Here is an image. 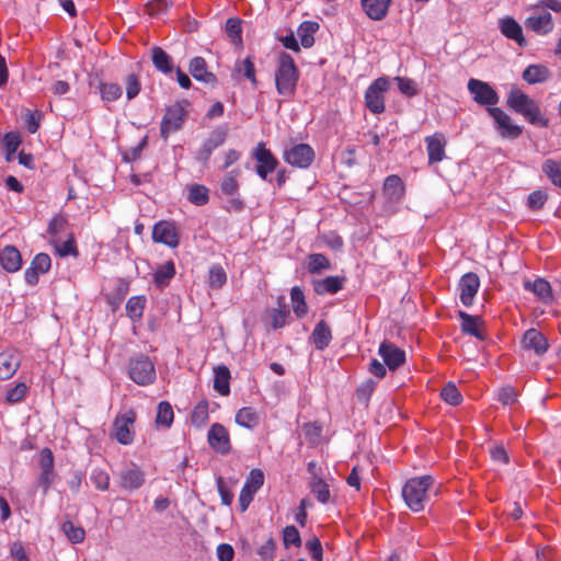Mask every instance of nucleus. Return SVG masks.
<instances>
[{"label":"nucleus","instance_id":"obj_27","mask_svg":"<svg viewBox=\"0 0 561 561\" xmlns=\"http://www.w3.org/2000/svg\"><path fill=\"white\" fill-rule=\"evenodd\" d=\"M0 264L9 273L18 272L22 266V255L13 245H7L0 252Z\"/></svg>","mask_w":561,"mask_h":561},{"label":"nucleus","instance_id":"obj_51","mask_svg":"<svg viewBox=\"0 0 561 561\" xmlns=\"http://www.w3.org/2000/svg\"><path fill=\"white\" fill-rule=\"evenodd\" d=\"M442 399L450 405H459L462 401V396L455 383H447L440 391Z\"/></svg>","mask_w":561,"mask_h":561},{"label":"nucleus","instance_id":"obj_43","mask_svg":"<svg viewBox=\"0 0 561 561\" xmlns=\"http://www.w3.org/2000/svg\"><path fill=\"white\" fill-rule=\"evenodd\" d=\"M187 199L196 206H204L209 201V190L205 185L193 184L188 187Z\"/></svg>","mask_w":561,"mask_h":561},{"label":"nucleus","instance_id":"obj_63","mask_svg":"<svg viewBox=\"0 0 561 561\" xmlns=\"http://www.w3.org/2000/svg\"><path fill=\"white\" fill-rule=\"evenodd\" d=\"M306 548L308 549L311 558L314 561H322L323 560V549L321 541L318 537H312L306 542Z\"/></svg>","mask_w":561,"mask_h":561},{"label":"nucleus","instance_id":"obj_57","mask_svg":"<svg viewBox=\"0 0 561 561\" xmlns=\"http://www.w3.org/2000/svg\"><path fill=\"white\" fill-rule=\"evenodd\" d=\"M399 91L407 96H414L417 94V85L413 79L405 77H396Z\"/></svg>","mask_w":561,"mask_h":561},{"label":"nucleus","instance_id":"obj_21","mask_svg":"<svg viewBox=\"0 0 561 561\" xmlns=\"http://www.w3.org/2000/svg\"><path fill=\"white\" fill-rule=\"evenodd\" d=\"M378 354L390 370H396L405 362V352L388 341L379 345Z\"/></svg>","mask_w":561,"mask_h":561},{"label":"nucleus","instance_id":"obj_22","mask_svg":"<svg viewBox=\"0 0 561 561\" xmlns=\"http://www.w3.org/2000/svg\"><path fill=\"white\" fill-rule=\"evenodd\" d=\"M426 150L428 156V163H437L445 158V148L447 145L446 138L443 133H434L425 137Z\"/></svg>","mask_w":561,"mask_h":561},{"label":"nucleus","instance_id":"obj_37","mask_svg":"<svg viewBox=\"0 0 561 561\" xmlns=\"http://www.w3.org/2000/svg\"><path fill=\"white\" fill-rule=\"evenodd\" d=\"M151 60L154 68L162 73L172 71L173 60L161 47L156 46L151 49Z\"/></svg>","mask_w":561,"mask_h":561},{"label":"nucleus","instance_id":"obj_26","mask_svg":"<svg viewBox=\"0 0 561 561\" xmlns=\"http://www.w3.org/2000/svg\"><path fill=\"white\" fill-rule=\"evenodd\" d=\"M346 282L345 276L334 275L313 282V289L318 295H333L340 291Z\"/></svg>","mask_w":561,"mask_h":561},{"label":"nucleus","instance_id":"obj_53","mask_svg":"<svg viewBox=\"0 0 561 561\" xmlns=\"http://www.w3.org/2000/svg\"><path fill=\"white\" fill-rule=\"evenodd\" d=\"M62 531L67 538L73 543H80L85 538V531L82 527L73 525V523L67 520L62 524Z\"/></svg>","mask_w":561,"mask_h":561},{"label":"nucleus","instance_id":"obj_52","mask_svg":"<svg viewBox=\"0 0 561 561\" xmlns=\"http://www.w3.org/2000/svg\"><path fill=\"white\" fill-rule=\"evenodd\" d=\"M226 33L233 44L240 45L242 43L241 21L237 18H229L226 22Z\"/></svg>","mask_w":561,"mask_h":561},{"label":"nucleus","instance_id":"obj_17","mask_svg":"<svg viewBox=\"0 0 561 561\" xmlns=\"http://www.w3.org/2000/svg\"><path fill=\"white\" fill-rule=\"evenodd\" d=\"M227 137V130L222 127L214 129L209 137L203 141L197 153L196 159L199 162L206 163L211 157L213 152L224 145Z\"/></svg>","mask_w":561,"mask_h":561},{"label":"nucleus","instance_id":"obj_38","mask_svg":"<svg viewBox=\"0 0 561 561\" xmlns=\"http://www.w3.org/2000/svg\"><path fill=\"white\" fill-rule=\"evenodd\" d=\"M175 264L173 261H168L157 267L153 274V280L157 287H165L170 284L171 279L175 276Z\"/></svg>","mask_w":561,"mask_h":561},{"label":"nucleus","instance_id":"obj_56","mask_svg":"<svg viewBox=\"0 0 561 561\" xmlns=\"http://www.w3.org/2000/svg\"><path fill=\"white\" fill-rule=\"evenodd\" d=\"M125 85H126L127 100L135 99L141 90V83H140L139 77L135 73H130L126 77Z\"/></svg>","mask_w":561,"mask_h":561},{"label":"nucleus","instance_id":"obj_18","mask_svg":"<svg viewBox=\"0 0 561 561\" xmlns=\"http://www.w3.org/2000/svg\"><path fill=\"white\" fill-rule=\"evenodd\" d=\"M480 287V279L476 273L469 272L460 277L458 283L459 298L463 306L470 307Z\"/></svg>","mask_w":561,"mask_h":561},{"label":"nucleus","instance_id":"obj_39","mask_svg":"<svg viewBox=\"0 0 561 561\" xmlns=\"http://www.w3.org/2000/svg\"><path fill=\"white\" fill-rule=\"evenodd\" d=\"M308 486L319 503L325 505L331 502L330 486L323 479L309 480Z\"/></svg>","mask_w":561,"mask_h":561},{"label":"nucleus","instance_id":"obj_13","mask_svg":"<svg viewBox=\"0 0 561 561\" xmlns=\"http://www.w3.org/2000/svg\"><path fill=\"white\" fill-rule=\"evenodd\" d=\"M207 443L219 455H228L232 448L229 431L220 423L210 425L207 432Z\"/></svg>","mask_w":561,"mask_h":561},{"label":"nucleus","instance_id":"obj_16","mask_svg":"<svg viewBox=\"0 0 561 561\" xmlns=\"http://www.w3.org/2000/svg\"><path fill=\"white\" fill-rule=\"evenodd\" d=\"M539 9V5L531 8L534 13L525 20V26L536 34L546 35L552 32L554 23L550 12Z\"/></svg>","mask_w":561,"mask_h":561},{"label":"nucleus","instance_id":"obj_23","mask_svg":"<svg viewBox=\"0 0 561 561\" xmlns=\"http://www.w3.org/2000/svg\"><path fill=\"white\" fill-rule=\"evenodd\" d=\"M499 27L501 33L508 39L514 41L519 47L527 46V41L524 37L523 27L512 16L500 19Z\"/></svg>","mask_w":561,"mask_h":561},{"label":"nucleus","instance_id":"obj_36","mask_svg":"<svg viewBox=\"0 0 561 561\" xmlns=\"http://www.w3.org/2000/svg\"><path fill=\"white\" fill-rule=\"evenodd\" d=\"M214 389L221 396L230 393V370L225 365L215 368Z\"/></svg>","mask_w":561,"mask_h":561},{"label":"nucleus","instance_id":"obj_30","mask_svg":"<svg viewBox=\"0 0 561 561\" xmlns=\"http://www.w3.org/2000/svg\"><path fill=\"white\" fill-rule=\"evenodd\" d=\"M234 422L241 427L253 430L260 424L261 414L253 407H244L237 411Z\"/></svg>","mask_w":561,"mask_h":561},{"label":"nucleus","instance_id":"obj_33","mask_svg":"<svg viewBox=\"0 0 561 561\" xmlns=\"http://www.w3.org/2000/svg\"><path fill=\"white\" fill-rule=\"evenodd\" d=\"M550 75V70L543 65H529L523 71V79L529 84H536L548 80Z\"/></svg>","mask_w":561,"mask_h":561},{"label":"nucleus","instance_id":"obj_35","mask_svg":"<svg viewBox=\"0 0 561 561\" xmlns=\"http://www.w3.org/2000/svg\"><path fill=\"white\" fill-rule=\"evenodd\" d=\"M458 316L461 320V331L463 333L470 334L480 341L485 340L484 333L478 327V317L471 316L465 311H459Z\"/></svg>","mask_w":561,"mask_h":561},{"label":"nucleus","instance_id":"obj_32","mask_svg":"<svg viewBox=\"0 0 561 561\" xmlns=\"http://www.w3.org/2000/svg\"><path fill=\"white\" fill-rule=\"evenodd\" d=\"M20 360L11 353H0V380L10 379L19 369Z\"/></svg>","mask_w":561,"mask_h":561},{"label":"nucleus","instance_id":"obj_34","mask_svg":"<svg viewBox=\"0 0 561 561\" xmlns=\"http://www.w3.org/2000/svg\"><path fill=\"white\" fill-rule=\"evenodd\" d=\"M319 23L314 21H304L297 30L300 44L304 48H310L314 44V34L319 30Z\"/></svg>","mask_w":561,"mask_h":561},{"label":"nucleus","instance_id":"obj_3","mask_svg":"<svg viewBox=\"0 0 561 561\" xmlns=\"http://www.w3.org/2000/svg\"><path fill=\"white\" fill-rule=\"evenodd\" d=\"M299 71L294 58L287 53H280L278 56V65L275 71V87L277 93L286 100L295 95Z\"/></svg>","mask_w":561,"mask_h":561},{"label":"nucleus","instance_id":"obj_45","mask_svg":"<svg viewBox=\"0 0 561 561\" xmlns=\"http://www.w3.org/2000/svg\"><path fill=\"white\" fill-rule=\"evenodd\" d=\"M542 172L552 182V184L561 188V161L547 159L542 163Z\"/></svg>","mask_w":561,"mask_h":561},{"label":"nucleus","instance_id":"obj_54","mask_svg":"<svg viewBox=\"0 0 561 561\" xmlns=\"http://www.w3.org/2000/svg\"><path fill=\"white\" fill-rule=\"evenodd\" d=\"M236 69L239 72H243V76L249 79L253 87L257 85V80L255 76V68L252 58L249 56L244 60L238 62L236 65Z\"/></svg>","mask_w":561,"mask_h":561},{"label":"nucleus","instance_id":"obj_1","mask_svg":"<svg viewBox=\"0 0 561 561\" xmlns=\"http://www.w3.org/2000/svg\"><path fill=\"white\" fill-rule=\"evenodd\" d=\"M506 105L516 114L536 126L548 127L549 119L541 113L540 104L518 87L513 85L507 94Z\"/></svg>","mask_w":561,"mask_h":561},{"label":"nucleus","instance_id":"obj_59","mask_svg":"<svg viewBox=\"0 0 561 561\" xmlns=\"http://www.w3.org/2000/svg\"><path fill=\"white\" fill-rule=\"evenodd\" d=\"M3 144L7 151V161L11 160V157L18 150L21 139L20 136L15 133H8L3 137Z\"/></svg>","mask_w":561,"mask_h":561},{"label":"nucleus","instance_id":"obj_10","mask_svg":"<svg viewBox=\"0 0 561 561\" xmlns=\"http://www.w3.org/2000/svg\"><path fill=\"white\" fill-rule=\"evenodd\" d=\"M152 241L161 243L170 249L180 244V232L176 224L172 220H160L152 227Z\"/></svg>","mask_w":561,"mask_h":561},{"label":"nucleus","instance_id":"obj_42","mask_svg":"<svg viewBox=\"0 0 561 561\" xmlns=\"http://www.w3.org/2000/svg\"><path fill=\"white\" fill-rule=\"evenodd\" d=\"M146 305L145 296H133L126 302V314L133 321H139L142 318Z\"/></svg>","mask_w":561,"mask_h":561},{"label":"nucleus","instance_id":"obj_7","mask_svg":"<svg viewBox=\"0 0 561 561\" xmlns=\"http://www.w3.org/2000/svg\"><path fill=\"white\" fill-rule=\"evenodd\" d=\"M136 422V413L129 409L117 414L113 422L112 435L122 445H130L134 442L133 426Z\"/></svg>","mask_w":561,"mask_h":561},{"label":"nucleus","instance_id":"obj_41","mask_svg":"<svg viewBox=\"0 0 561 561\" xmlns=\"http://www.w3.org/2000/svg\"><path fill=\"white\" fill-rule=\"evenodd\" d=\"M307 270L310 274H321L331 268L330 260L322 253H311L307 256Z\"/></svg>","mask_w":561,"mask_h":561},{"label":"nucleus","instance_id":"obj_6","mask_svg":"<svg viewBox=\"0 0 561 561\" xmlns=\"http://www.w3.org/2000/svg\"><path fill=\"white\" fill-rule=\"evenodd\" d=\"M390 88V80L380 77L374 80L365 92V105L373 114H381L386 110L385 94Z\"/></svg>","mask_w":561,"mask_h":561},{"label":"nucleus","instance_id":"obj_58","mask_svg":"<svg viewBox=\"0 0 561 561\" xmlns=\"http://www.w3.org/2000/svg\"><path fill=\"white\" fill-rule=\"evenodd\" d=\"M283 542L286 548L290 545H294L295 547L301 546L300 534L295 526H286L283 529Z\"/></svg>","mask_w":561,"mask_h":561},{"label":"nucleus","instance_id":"obj_49","mask_svg":"<svg viewBox=\"0 0 561 561\" xmlns=\"http://www.w3.org/2000/svg\"><path fill=\"white\" fill-rule=\"evenodd\" d=\"M227 283V274L221 265L214 264L208 271V286L220 289Z\"/></svg>","mask_w":561,"mask_h":561},{"label":"nucleus","instance_id":"obj_61","mask_svg":"<svg viewBox=\"0 0 561 561\" xmlns=\"http://www.w3.org/2000/svg\"><path fill=\"white\" fill-rule=\"evenodd\" d=\"M57 243V241L55 242ZM56 251L60 256L73 255L77 256L79 254L76 240L72 236H70L65 242L61 244H55Z\"/></svg>","mask_w":561,"mask_h":561},{"label":"nucleus","instance_id":"obj_48","mask_svg":"<svg viewBox=\"0 0 561 561\" xmlns=\"http://www.w3.org/2000/svg\"><path fill=\"white\" fill-rule=\"evenodd\" d=\"M208 402L206 400L199 401L193 409L191 413L192 424L196 427L204 426L208 420Z\"/></svg>","mask_w":561,"mask_h":561},{"label":"nucleus","instance_id":"obj_4","mask_svg":"<svg viewBox=\"0 0 561 561\" xmlns=\"http://www.w3.org/2000/svg\"><path fill=\"white\" fill-rule=\"evenodd\" d=\"M186 101H178L170 106H167L160 123V136L164 140L169 138L170 134L175 133L182 128L186 118Z\"/></svg>","mask_w":561,"mask_h":561},{"label":"nucleus","instance_id":"obj_47","mask_svg":"<svg viewBox=\"0 0 561 561\" xmlns=\"http://www.w3.org/2000/svg\"><path fill=\"white\" fill-rule=\"evenodd\" d=\"M290 299L293 302V309L298 318H302L308 312V306L305 300V294L300 287L295 286L290 290Z\"/></svg>","mask_w":561,"mask_h":561},{"label":"nucleus","instance_id":"obj_19","mask_svg":"<svg viewBox=\"0 0 561 561\" xmlns=\"http://www.w3.org/2000/svg\"><path fill=\"white\" fill-rule=\"evenodd\" d=\"M524 350L533 352L537 356H542L549 348L547 337L537 329H528L520 341Z\"/></svg>","mask_w":561,"mask_h":561},{"label":"nucleus","instance_id":"obj_14","mask_svg":"<svg viewBox=\"0 0 561 561\" xmlns=\"http://www.w3.org/2000/svg\"><path fill=\"white\" fill-rule=\"evenodd\" d=\"M145 480L144 470L134 462L128 463L118 474L119 488L128 492L139 490Z\"/></svg>","mask_w":561,"mask_h":561},{"label":"nucleus","instance_id":"obj_9","mask_svg":"<svg viewBox=\"0 0 561 561\" xmlns=\"http://www.w3.org/2000/svg\"><path fill=\"white\" fill-rule=\"evenodd\" d=\"M489 115L494 119L496 129L502 138L516 139L523 133V127L515 124L512 117L500 107H488Z\"/></svg>","mask_w":561,"mask_h":561},{"label":"nucleus","instance_id":"obj_5","mask_svg":"<svg viewBox=\"0 0 561 561\" xmlns=\"http://www.w3.org/2000/svg\"><path fill=\"white\" fill-rule=\"evenodd\" d=\"M128 375L139 386L151 385L157 377L154 364L146 355H139L129 360Z\"/></svg>","mask_w":561,"mask_h":561},{"label":"nucleus","instance_id":"obj_24","mask_svg":"<svg viewBox=\"0 0 561 561\" xmlns=\"http://www.w3.org/2000/svg\"><path fill=\"white\" fill-rule=\"evenodd\" d=\"M382 193L388 202L399 203L405 195V185L397 174H390L385 179Z\"/></svg>","mask_w":561,"mask_h":561},{"label":"nucleus","instance_id":"obj_46","mask_svg":"<svg viewBox=\"0 0 561 561\" xmlns=\"http://www.w3.org/2000/svg\"><path fill=\"white\" fill-rule=\"evenodd\" d=\"M68 227V220L65 215H55L48 225L47 233L53 238V242H56L61 234H64Z\"/></svg>","mask_w":561,"mask_h":561},{"label":"nucleus","instance_id":"obj_60","mask_svg":"<svg viewBox=\"0 0 561 561\" xmlns=\"http://www.w3.org/2000/svg\"><path fill=\"white\" fill-rule=\"evenodd\" d=\"M91 481L100 491H106L110 486V476L102 469H94L92 471Z\"/></svg>","mask_w":561,"mask_h":561},{"label":"nucleus","instance_id":"obj_28","mask_svg":"<svg viewBox=\"0 0 561 561\" xmlns=\"http://www.w3.org/2000/svg\"><path fill=\"white\" fill-rule=\"evenodd\" d=\"M524 288L535 294L538 299L545 304H549L553 300L551 285L545 278L538 277L534 282L526 280Z\"/></svg>","mask_w":561,"mask_h":561},{"label":"nucleus","instance_id":"obj_25","mask_svg":"<svg viewBox=\"0 0 561 561\" xmlns=\"http://www.w3.org/2000/svg\"><path fill=\"white\" fill-rule=\"evenodd\" d=\"M188 71L193 78L205 84L215 87L217 84V77L208 71L207 62L203 57H194L188 64Z\"/></svg>","mask_w":561,"mask_h":561},{"label":"nucleus","instance_id":"obj_20","mask_svg":"<svg viewBox=\"0 0 561 561\" xmlns=\"http://www.w3.org/2000/svg\"><path fill=\"white\" fill-rule=\"evenodd\" d=\"M51 266L50 256L46 253L36 254L30 266L24 272L25 282L28 285H36L38 283L39 275L45 274Z\"/></svg>","mask_w":561,"mask_h":561},{"label":"nucleus","instance_id":"obj_62","mask_svg":"<svg viewBox=\"0 0 561 561\" xmlns=\"http://www.w3.org/2000/svg\"><path fill=\"white\" fill-rule=\"evenodd\" d=\"M546 201H547V193L541 190H537V191L531 192L528 195L527 205L530 209L538 210V209L542 208Z\"/></svg>","mask_w":561,"mask_h":561},{"label":"nucleus","instance_id":"obj_40","mask_svg":"<svg viewBox=\"0 0 561 561\" xmlns=\"http://www.w3.org/2000/svg\"><path fill=\"white\" fill-rule=\"evenodd\" d=\"M101 100L104 103H111L117 101L123 93V90L118 83L101 81L98 85Z\"/></svg>","mask_w":561,"mask_h":561},{"label":"nucleus","instance_id":"obj_31","mask_svg":"<svg viewBox=\"0 0 561 561\" xmlns=\"http://www.w3.org/2000/svg\"><path fill=\"white\" fill-rule=\"evenodd\" d=\"M311 340L314 347L319 351H323L330 345L332 341V332L329 324L324 320H320L316 324L311 333Z\"/></svg>","mask_w":561,"mask_h":561},{"label":"nucleus","instance_id":"obj_12","mask_svg":"<svg viewBox=\"0 0 561 561\" xmlns=\"http://www.w3.org/2000/svg\"><path fill=\"white\" fill-rule=\"evenodd\" d=\"M264 483V473L261 469H252L245 479L239 495V506L241 512H245L253 500L254 494Z\"/></svg>","mask_w":561,"mask_h":561},{"label":"nucleus","instance_id":"obj_11","mask_svg":"<svg viewBox=\"0 0 561 561\" xmlns=\"http://www.w3.org/2000/svg\"><path fill=\"white\" fill-rule=\"evenodd\" d=\"M252 156L256 161V174L262 180H266L267 175L273 173L278 165V160L275 158L272 151L266 148L263 141L256 145V147L253 149Z\"/></svg>","mask_w":561,"mask_h":561},{"label":"nucleus","instance_id":"obj_8","mask_svg":"<svg viewBox=\"0 0 561 561\" xmlns=\"http://www.w3.org/2000/svg\"><path fill=\"white\" fill-rule=\"evenodd\" d=\"M467 88L477 104L496 107L495 105L500 100L499 94L488 82L471 78L468 81Z\"/></svg>","mask_w":561,"mask_h":561},{"label":"nucleus","instance_id":"obj_50","mask_svg":"<svg viewBox=\"0 0 561 561\" xmlns=\"http://www.w3.org/2000/svg\"><path fill=\"white\" fill-rule=\"evenodd\" d=\"M240 173H241L240 170H232L225 175V178L221 181V185H220L221 192L225 195L230 196L238 192V190H239L238 178H239Z\"/></svg>","mask_w":561,"mask_h":561},{"label":"nucleus","instance_id":"obj_44","mask_svg":"<svg viewBox=\"0 0 561 561\" xmlns=\"http://www.w3.org/2000/svg\"><path fill=\"white\" fill-rule=\"evenodd\" d=\"M174 413L172 405L168 401H161L158 404L156 424L157 426L170 427L173 423Z\"/></svg>","mask_w":561,"mask_h":561},{"label":"nucleus","instance_id":"obj_64","mask_svg":"<svg viewBox=\"0 0 561 561\" xmlns=\"http://www.w3.org/2000/svg\"><path fill=\"white\" fill-rule=\"evenodd\" d=\"M497 399L503 405H512L517 401V392L512 386H506L500 389Z\"/></svg>","mask_w":561,"mask_h":561},{"label":"nucleus","instance_id":"obj_55","mask_svg":"<svg viewBox=\"0 0 561 561\" xmlns=\"http://www.w3.org/2000/svg\"><path fill=\"white\" fill-rule=\"evenodd\" d=\"M27 390L28 388L25 382H19L13 388L8 390L5 394V401L10 404L21 402L25 398Z\"/></svg>","mask_w":561,"mask_h":561},{"label":"nucleus","instance_id":"obj_29","mask_svg":"<svg viewBox=\"0 0 561 561\" xmlns=\"http://www.w3.org/2000/svg\"><path fill=\"white\" fill-rule=\"evenodd\" d=\"M392 0H360L364 12L375 21L382 20Z\"/></svg>","mask_w":561,"mask_h":561},{"label":"nucleus","instance_id":"obj_15","mask_svg":"<svg viewBox=\"0 0 561 561\" xmlns=\"http://www.w3.org/2000/svg\"><path fill=\"white\" fill-rule=\"evenodd\" d=\"M283 157L288 164L306 169L312 163L314 151L312 147L307 144H298L285 150Z\"/></svg>","mask_w":561,"mask_h":561},{"label":"nucleus","instance_id":"obj_2","mask_svg":"<svg viewBox=\"0 0 561 561\" xmlns=\"http://www.w3.org/2000/svg\"><path fill=\"white\" fill-rule=\"evenodd\" d=\"M434 478L430 474L409 479L402 488V497L405 505L414 513L424 511L430 501V491Z\"/></svg>","mask_w":561,"mask_h":561}]
</instances>
